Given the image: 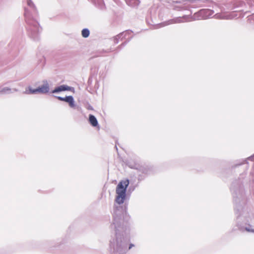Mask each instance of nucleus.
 I'll return each instance as SVG.
<instances>
[{
	"mask_svg": "<svg viewBox=\"0 0 254 254\" xmlns=\"http://www.w3.org/2000/svg\"><path fill=\"white\" fill-rule=\"evenodd\" d=\"M124 209L122 207L115 205L113 212V222L111 227L114 228L115 231V239L110 241V248L113 249L115 253L124 254L126 252L127 243L123 236L124 221L123 217L124 214Z\"/></svg>",
	"mask_w": 254,
	"mask_h": 254,
	"instance_id": "1",
	"label": "nucleus"
},
{
	"mask_svg": "<svg viewBox=\"0 0 254 254\" xmlns=\"http://www.w3.org/2000/svg\"><path fill=\"white\" fill-rule=\"evenodd\" d=\"M28 7H25L24 16L27 24L26 29L29 37L33 40L38 39L42 28L40 26L36 17L37 12L31 0H26Z\"/></svg>",
	"mask_w": 254,
	"mask_h": 254,
	"instance_id": "2",
	"label": "nucleus"
},
{
	"mask_svg": "<svg viewBox=\"0 0 254 254\" xmlns=\"http://www.w3.org/2000/svg\"><path fill=\"white\" fill-rule=\"evenodd\" d=\"M235 210L239 228L241 231L246 230L248 232L254 233V229L253 228L252 226L247 223L249 222L250 218L248 212L241 206H239V208H237L236 206Z\"/></svg>",
	"mask_w": 254,
	"mask_h": 254,
	"instance_id": "3",
	"label": "nucleus"
},
{
	"mask_svg": "<svg viewBox=\"0 0 254 254\" xmlns=\"http://www.w3.org/2000/svg\"><path fill=\"white\" fill-rule=\"evenodd\" d=\"M128 185L129 180L127 179L121 181L118 185L116 190L117 195L115 201L118 204H121L124 202L126 196V190Z\"/></svg>",
	"mask_w": 254,
	"mask_h": 254,
	"instance_id": "4",
	"label": "nucleus"
},
{
	"mask_svg": "<svg viewBox=\"0 0 254 254\" xmlns=\"http://www.w3.org/2000/svg\"><path fill=\"white\" fill-rule=\"evenodd\" d=\"M49 85L47 81H44V84L36 89H32L29 87L26 89L24 93L27 94H37L38 93L45 94L49 91Z\"/></svg>",
	"mask_w": 254,
	"mask_h": 254,
	"instance_id": "5",
	"label": "nucleus"
},
{
	"mask_svg": "<svg viewBox=\"0 0 254 254\" xmlns=\"http://www.w3.org/2000/svg\"><path fill=\"white\" fill-rule=\"evenodd\" d=\"M188 18V16L187 15L183 16V17H178L171 20H169L164 23L161 24L162 26H164L166 25L172 24L173 23H179L184 22L187 21V19Z\"/></svg>",
	"mask_w": 254,
	"mask_h": 254,
	"instance_id": "6",
	"label": "nucleus"
},
{
	"mask_svg": "<svg viewBox=\"0 0 254 254\" xmlns=\"http://www.w3.org/2000/svg\"><path fill=\"white\" fill-rule=\"evenodd\" d=\"M56 98L60 101H65L68 103L71 108H74L75 107V102L72 96H67L65 97L57 96Z\"/></svg>",
	"mask_w": 254,
	"mask_h": 254,
	"instance_id": "7",
	"label": "nucleus"
},
{
	"mask_svg": "<svg viewBox=\"0 0 254 254\" xmlns=\"http://www.w3.org/2000/svg\"><path fill=\"white\" fill-rule=\"evenodd\" d=\"M74 91V88L68 86L66 85H62L60 86H58L56 87L54 90H53L52 93H58L61 91Z\"/></svg>",
	"mask_w": 254,
	"mask_h": 254,
	"instance_id": "8",
	"label": "nucleus"
},
{
	"mask_svg": "<svg viewBox=\"0 0 254 254\" xmlns=\"http://www.w3.org/2000/svg\"><path fill=\"white\" fill-rule=\"evenodd\" d=\"M16 88L11 89L8 87H0V94H7L13 92V91H17Z\"/></svg>",
	"mask_w": 254,
	"mask_h": 254,
	"instance_id": "9",
	"label": "nucleus"
},
{
	"mask_svg": "<svg viewBox=\"0 0 254 254\" xmlns=\"http://www.w3.org/2000/svg\"><path fill=\"white\" fill-rule=\"evenodd\" d=\"M215 17L216 18L221 19H231L233 17V16L231 14L218 13L215 14Z\"/></svg>",
	"mask_w": 254,
	"mask_h": 254,
	"instance_id": "10",
	"label": "nucleus"
},
{
	"mask_svg": "<svg viewBox=\"0 0 254 254\" xmlns=\"http://www.w3.org/2000/svg\"><path fill=\"white\" fill-rule=\"evenodd\" d=\"M89 121L90 124L93 127H97L98 125L97 120L96 119V117L92 115H89Z\"/></svg>",
	"mask_w": 254,
	"mask_h": 254,
	"instance_id": "11",
	"label": "nucleus"
},
{
	"mask_svg": "<svg viewBox=\"0 0 254 254\" xmlns=\"http://www.w3.org/2000/svg\"><path fill=\"white\" fill-rule=\"evenodd\" d=\"M131 31H126L124 32L121 33L120 34L115 37L114 39L115 40H116L117 38H119V39H121L122 40L124 38H126L127 35H129Z\"/></svg>",
	"mask_w": 254,
	"mask_h": 254,
	"instance_id": "12",
	"label": "nucleus"
},
{
	"mask_svg": "<svg viewBox=\"0 0 254 254\" xmlns=\"http://www.w3.org/2000/svg\"><path fill=\"white\" fill-rule=\"evenodd\" d=\"M199 13L201 14H206V17H207V16H210L211 15H212V14L213 13V12L211 10H210L208 9H202V10H200Z\"/></svg>",
	"mask_w": 254,
	"mask_h": 254,
	"instance_id": "13",
	"label": "nucleus"
},
{
	"mask_svg": "<svg viewBox=\"0 0 254 254\" xmlns=\"http://www.w3.org/2000/svg\"><path fill=\"white\" fill-rule=\"evenodd\" d=\"M90 31L88 29L84 28L82 30L81 34L84 38H87L89 36Z\"/></svg>",
	"mask_w": 254,
	"mask_h": 254,
	"instance_id": "14",
	"label": "nucleus"
},
{
	"mask_svg": "<svg viewBox=\"0 0 254 254\" xmlns=\"http://www.w3.org/2000/svg\"><path fill=\"white\" fill-rule=\"evenodd\" d=\"M114 42L115 44H117V43H118V42L119 41V39L117 38V39H116V40H115V39H114Z\"/></svg>",
	"mask_w": 254,
	"mask_h": 254,
	"instance_id": "15",
	"label": "nucleus"
},
{
	"mask_svg": "<svg viewBox=\"0 0 254 254\" xmlns=\"http://www.w3.org/2000/svg\"><path fill=\"white\" fill-rule=\"evenodd\" d=\"M134 245L132 244H130L129 245V248H128V249L130 250V249H131L132 247H134Z\"/></svg>",
	"mask_w": 254,
	"mask_h": 254,
	"instance_id": "16",
	"label": "nucleus"
},
{
	"mask_svg": "<svg viewBox=\"0 0 254 254\" xmlns=\"http://www.w3.org/2000/svg\"><path fill=\"white\" fill-rule=\"evenodd\" d=\"M88 109L92 110V109H93V108H92V107L91 106H89V107H88Z\"/></svg>",
	"mask_w": 254,
	"mask_h": 254,
	"instance_id": "17",
	"label": "nucleus"
},
{
	"mask_svg": "<svg viewBox=\"0 0 254 254\" xmlns=\"http://www.w3.org/2000/svg\"><path fill=\"white\" fill-rule=\"evenodd\" d=\"M253 18H254V14L253 15Z\"/></svg>",
	"mask_w": 254,
	"mask_h": 254,
	"instance_id": "18",
	"label": "nucleus"
}]
</instances>
